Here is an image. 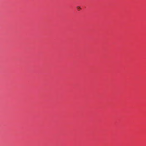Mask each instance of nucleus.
I'll use <instances>...</instances> for the list:
<instances>
[{"label":"nucleus","mask_w":146,"mask_h":146,"mask_svg":"<svg viewBox=\"0 0 146 146\" xmlns=\"http://www.w3.org/2000/svg\"><path fill=\"white\" fill-rule=\"evenodd\" d=\"M77 8L78 10L79 11L81 10V8L79 6H77Z\"/></svg>","instance_id":"1"}]
</instances>
